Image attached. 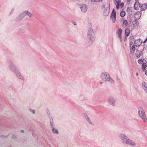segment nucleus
<instances>
[{
	"label": "nucleus",
	"mask_w": 147,
	"mask_h": 147,
	"mask_svg": "<svg viewBox=\"0 0 147 147\" xmlns=\"http://www.w3.org/2000/svg\"><path fill=\"white\" fill-rule=\"evenodd\" d=\"M102 79L106 81H111L112 83H114V81L111 79L109 74L106 72H104L102 73L101 75Z\"/></svg>",
	"instance_id": "1"
},
{
	"label": "nucleus",
	"mask_w": 147,
	"mask_h": 147,
	"mask_svg": "<svg viewBox=\"0 0 147 147\" xmlns=\"http://www.w3.org/2000/svg\"><path fill=\"white\" fill-rule=\"evenodd\" d=\"M138 114L140 117L143 120L144 122H146L147 120L146 117L145 115L144 109L141 108H140L138 111Z\"/></svg>",
	"instance_id": "2"
},
{
	"label": "nucleus",
	"mask_w": 147,
	"mask_h": 147,
	"mask_svg": "<svg viewBox=\"0 0 147 147\" xmlns=\"http://www.w3.org/2000/svg\"><path fill=\"white\" fill-rule=\"evenodd\" d=\"M88 38L90 40L93 41L94 39V35L93 32V30L92 29H90L88 32Z\"/></svg>",
	"instance_id": "3"
},
{
	"label": "nucleus",
	"mask_w": 147,
	"mask_h": 147,
	"mask_svg": "<svg viewBox=\"0 0 147 147\" xmlns=\"http://www.w3.org/2000/svg\"><path fill=\"white\" fill-rule=\"evenodd\" d=\"M142 13L140 11L137 12L134 16V17L135 20H138L141 16Z\"/></svg>",
	"instance_id": "4"
},
{
	"label": "nucleus",
	"mask_w": 147,
	"mask_h": 147,
	"mask_svg": "<svg viewBox=\"0 0 147 147\" xmlns=\"http://www.w3.org/2000/svg\"><path fill=\"white\" fill-rule=\"evenodd\" d=\"M116 17V12L115 11L114 9H113L111 15V17L112 18L113 22V23L115 22V21Z\"/></svg>",
	"instance_id": "5"
},
{
	"label": "nucleus",
	"mask_w": 147,
	"mask_h": 147,
	"mask_svg": "<svg viewBox=\"0 0 147 147\" xmlns=\"http://www.w3.org/2000/svg\"><path fill=\"white\" fill-rule=\"evenodd\" d=\"M133 44L132 42H130V51L131 53H134L136 50V48L135 46L134 45H132Z\"/></svg>",
	"instance_id": "6"
},
{
	"label": "nucleus",
	"mask_w": 147,
	"mask_h": 147,
	"mask_svg": "<svg viewBox=\"0 0 147 147\" xmlns=\"http://www.w3.org/2000/svg\"><path fill=\"white\" fill-rule=\"evenodd\" d=\"M80 6L82 12H84L86 11L87 7L86 4L80 5Z\"/></svg>",
	"instance_id": "7"
},
{
	"label": "nucleus",
	"mask_w": 147,
	"mask_h": 147,
	"mask_svg": "<svg viewBox=\"0 0 147 147\" xmlns=\"http://www.w3.org/2000/svg\"><path fill=\"white\" fill-rule=\"evenodd\" d=\"M142 41L141 39H137L135 41V45L136 47H139L142 44Z\"/></svg>",
	"instance_id": "8"
},
{
	"label": "nucleus",
	"mask_w": 147,
	"mask_h": 147,
	"mask_svg": "<svg viewBox=\"0 0 147 147\" xmlns=\"http://www.w3.org/2000/svg\"><path fill=\"white\" fill-rule=\"evenodd\" d=\"M140 6V4L139 2H136L134 5V9L136 10H138L139 9Z\"/></svg>",
	"instance_id": "9"
},
{
	"label": "nucleus",
	"mask_w": 147,
	"mask_h": 147,
	"mask_svg": "<svg viewBox=\"0 0 147 147\" xmlns=\"http://www.w3.org/2000/svg\"><path fill=\"white\" fill-rule=\"evenodd\" d=\"M126 143L127 144H129L132 146H134L135 145V143L134 142L129 139L126 140Z\"/></svg>",
	"instance_id": "10"
},
{
	"label": "nucleus",
	"mask_w": 147,
	"mask_h": 147,
	"mask_svg": "<svg viewBox=\"0 0 147 147\" xmlns=\"http://www.w3.org/2000/svg\"><path fill=\"white\" fill-rule=\"evenodd\" d=\"M114 2L115 3L117 4V9H118L119 7V4L121 2V0H114Z\"/></svg>",
	"instance_id": "11"
},
{
	"label": "nucleus",
	"mask_w": 147,
	"mask_h": 147,
	"mask_svg": "<svg viewBox=\"0 0 147 147\" xmlns=\"http://www.w3.org/2000/svg\"><path fill=\"white\" fill-rule=\"evenodd\" d=\"M146 62H143L142 65V70L143 71H144L146 69L147 65Z\"/></svg>",
	"instance_id": "12"
},
{
	"label": "nucleus",
	"mask_w": 147,
	"mask_h": 147,
	"mask_svg": "<svg viewBox=\"0 0 147 147\" xmlns=\"http://www.w3.org/2000/svg\"><path fill=\"white\" fill-rule=\"evenodd\" d=\"M22 14L24 15L23 17H24V16L26 15V14L27 15L30 17H31L32 16V14H31V13L30 12H28L27 11H25L23 12L22 14Z\"/></svg>",
	"instance_id": "13"
},
{
	"label": "nucleus",
	"mask_w": 147,
	"mask_h": 147,
	"mask_svg": "<svg viewBox=\"0 0 147 147\" xmlns=\"http://www.w3.org/2000/svg\"><path fill=\"white\" fill-rule=\"evenodd\" d=\"M109 13V10L108 9H104L103 12V15L105 16H107Z\"/></svg>",
	"instance_id": "14"
},
{
	"label": "nucleus",
	"mask_w": 147,
	"mask_h": 147,
	"mask_svg": "<svg viewBox=\"0 0 147 147\" xmlns=\"http://www.w3.org/2000/svg\"><path fill=\"white\" fill-rule=\"evenodd\" d=\"M122 32V30L121 29H119L117 32V33L118 35V37L120 39H121V33Z\"/></svg>",
	"instance_id": "15"
},
{
	"label": "nucleus",
	"mask_w": 147,
	"mask_h": 147,
	"mask_svg": "<svg viewBox=\"0 0 147 147\" xmlns=\"http://www.w3.org/2000/svg\"><path fill=\"white\" fill-rule=\"evenodd\" d=\"M142 85L143 86V88L146 91V92L147 93V84H146L145 82H143L142 83Z\"/></svg>",
	"instance_id": "16"
},
{
	"label": "nucleus",
	"mask_w": 147,
	"mask_h": 147,
	"mask_svg": "<svg viewBox=\"0 0 147 147\" xmlns=\"http://www.w3.org/2000/svg\"><path fill=\"white\" fill-rule=\"evenodd\" d=\"M147 8V5L145 4H143L141 6L140 10L141 11H143Z\"/></svg>",
	"instance_id": "17"
},
{
	"label": "nucleus",
	"mask_w": 147,
	"mask_h": 147,
	"mask_svg": "<svg viewBox=\"0 0 147 147\" xmlns=\"http://www.w3.org/2000/svg\"><path fill=\"white\" fill-rule=\"evenodd\" d=\"M130 30L129 28H127L125 32V35L127 36H129L130 34Z\"/></svg>",
	"instance_id": "18"
},
{
	"label": "nucleus",
	"mask_w": 147,
	"mask_h": 147,
	"mask_svg": "<svg viewBox=\"0 0 147 147\" xmlns=\"http://www.w3.org/2000/svg\"><path fill=\"white\" fill-rule=\"evenodd\" d=\"M128 22L127 20H124L123 21L122 26L124 27H125L127 25Z\"/></svg>",
	"instance_id": "19"
},
{
	"label": "nucleus",
	"mask_w": 147,
	"mask_h": 147,
	"mask_svg": "<svg viewBox=\"0 0 147 147\" xmlns=\"http://www.w3.org/2000/svg\"><path fill=\"white\" fill-rule=\"evenodd\" d=\"M125 15V12L124 11H121L120 13V16L122 17H124Z\"/></svg>",
	"instance_id": "20"
},
{
	"label": "nucleus",
	"mask_w": 147,
	"mask_h": 147,
	"mask_svg": "<svg viewBox=\"0 0 147 147\" xmlns=\"http://www.w3.org/2000/svg\"><path fill=\"white\" fill-rule=\"evenodd\" d=\"M138 24L137 22H135L134 23H133V24L132 26L134 27V28H136L138 26Z\"/></svg>",
	"instance_id": "21"
},
{
	"label": "nucleus",
	"mask_w": 147,
	"mask_h": 147,
	"mask_svg": "<svg viewBox=\"0 0 147 147\" xmlns=\"http://www.w3.org/2000/svg\"><path fill=\"white\" fill-rule=\"evenodd\" d=\"M144 61L146 62L145 61L142 60V59H139L138 61V63L139 64L141 63H143L144 62Z\"/></svg>",
	"instance_id": "22"
},
{
	"label": "nucleus",
	"mask_w": 147,
	"mask_h": 147,
	"mask_svg": "<svg viewBox=\"0 0 147 147\" xmlns=\"http://www.w3.org/2000/svg\"><path fill=\"white\" fill-rule=\"evenodd\" d=\"M52 130H53V133H57V134L58 133V131L57 129H55L54 128H53Z\"/></svg>",
	"instance_id": "23"
},
{
	"label": "nucleus",
	"mask_w": 147,
	"mask_h": 147,
	"mask_svg": "<svg viewBox=\"0 0 147 147\" xmlns=\"http://www.w3.org/2000/svg\"><path fill=\"white\" fill-rule=\"evenodd\" d=\"M22 14V13L21 14ZM22 16V17L20 19V18H20V16L18 17V18H17V20H18V21L19 20H22L23 18L24 17H23L24 15L23 14H22V15H21V16Z\"/></svg>",
	"instance_id": "24"
},
{
	"label": "nucleus",
	"mask_w": 147,
	"mask_h": 147,
	"mask_svg": "<svg viewBox=\"0 0 147 147\" xmlns=\"http://www.w3.org/2000/svg\"><path fill=\"white\" fill-rule=\"evenodd\" d=\"M121 137L122 139L123 140L126 139V137L124 135H122Z\"/></svg>",
	"instance_id": "25"
},
{
	"label": "nucleus",
	"mask_w": 147,
	"mask_h": 147,
	"mask_svg": "<svg viewBox=\"0 0 147 147\" xmlns=\"http://www.w3.org/2000/svg\"><path fill=\"white\" fill-rule=\"evenodd\" d=\"M103 0H94V1L95 2H99L102 1Z\"/></svg>",
	"instance_id": "26"
},
{
	"label": "nucleus",
	"mask_w": 147,
	"mask_h": 147,
	"mask_svg": "<svg viewBox=\"0 0 147 147\" xmlns=\"http://www.w3.org/2000/svg\"><path fill=\"white\" fill-rule=\"evenodd\" d=\"M140 56H141V55L140 54H138L136 55V57L137 58H138L140 57Z\"/></svg>",
	"instance_id": "27"
},
{
	"label": "nucleus",
	"mask_w": 147,
	"mask_h": 147,
	"mask_svg": "<svg viewBox=\"0 0 147 147\" xmlns=\"http://www.w3.org/2000/svg\"><path fill=\"white\" fill-rule=\"evenodd\" d=\"M124 5V4L123 3H121L120 5V7H122Z\"/></svg>",
	"instance_id": "28"
},
{
	"label": "nucleus",
	"mask_w": 147,
	"mask_h": 147,
	"mask_svg": "<svg viewBox=\"0 0 147 147\" xmlns=\"http://www.w3.org/2000/svg\"><path fill=\"white\" fill-rule=\"evenodd\" d=\"M87 119L88 121L89 122V123H90V119L88 118H87Z\"/></svg>",
	"instance_id": "29"
},
{
	"label": "nucleus",
	"mask_w": 147,
	"mask_h": 147,
	"mask_svg": "<svg viewBox=\"0 0 147 147\" xmlns=\"http://www.w3.org/2000/svg\"><path fill=\"white\" fill-rule=\"evenodd\" d=\"M112 105H114V102H109Z\"/></svg>",
	"instance_id": "30"
},
{
	"label": "nucleus",
	"mask_w": 147,
	"mask_h": 147,
	"mask_svg": "<svg viewBox=\"0 0 147 147\" xmlns=\"http://www.w3.org/2000/svg\"><path fill=\"white\" fill-rule=\"evenodd\" d=\"M105 8V5H103L102 6V8Z\"/></svg>",
	"instance_id": "31"
},
{
	"label": "nucleus",
	"mask_w": 147,
	"mask_h": 147,
	"mask_svg": "<svg viewBox=\"0 0 147 147\" xmlns=\"http://www.w3.org/2000/svg\"><path fill=\"white\" fill-rule=\"evenodd\" d=\"M147 40V38H146V39L144 41L143 43H145L146 41Z\"/></svg>",
	"instance_id": "32"
},
{
	"label": "nucleus",
	"mask_w": 147,
	"mask_h": 147,
	"mask_svg": "<svg viewBox=\"0 0 147 147\" xmlns=\"http://www.w3.org/2000/svg\"><path fill=\"white\" fill-rule=\"evenodd\" d=\"M145 74L146 75H147V70L145 71Z\"/></svg>",
	"instance_id": "33"
},
{
	"label": "nucleus",
	"mask_w": 147,
	"mask_h": 147,
	"mask_svg": "<svg viewBox=\"0 0 147 147\" xmlns=\"http://www.w3.org/2000/svg\"><path fill=\"white\" fill-rule=\"evenodd\" d=\"M73 24L74 25H76V23L75 22H74L73 23Z\"/></svg>",
	"instance_id": "34"
},
{
	"label": "nucleus",
	"mask_w": 147,
	"mask_h": 147,
	"mask_svg": "<svg viewBox=\"0 0 147 147\" xmlns=\"http://www.w3.org/2000/svg\"><path fill=\"white\" fill-rule=\"evenodd\" d=\"M34 113H35V111H34L33 110V113L34 114Z\"/></svg>",
	"instance_id": "35"
},
{
	"label": "nucleus",
	"mask_w": 147,
	"mask_h": 147,
	"mask_svg": "<svg viewBox=\"0 0 147 147\" xmlns=\"http://www.w3.org/2000/svg\"><path fill=\"white\" fill-rule=\"evenodd\" d=\"M136 75H137V76H138V73H137L136 74Z\"/></svg>",
	"instance_id": "36"
},
{
	"label": "nucleus",
	"mask_w": 147,
	"mask_h": 147,
	"mask_svg": "<svg viewBox=\"0 0 147 147\" xmlns=\"http://www.w3.org/2000/svg\"><path fill=\"white\" fill-rule=\"evenodd\" d=\"M21 131L22 132H23L24 131H23V130H21Z\"/></svg>",
	"instance_id": "37"
},
{
	"label": "nucleus",
	"mask_w": 147,
	"mask_h": 147,
	"mask_svg": "<svg viewBox=\"0 0 147 147\" xmlns=\"http://www.w3.org/2000/svg\"><path fill=\"white\" fill-rule=\"evenodd\" d=\"M102 83V82H100V84H101Z\"/></svg>",
	"instance_id": "38"
},
{
	"label": "nucleus",
	"mask_w": 147,
	"mask_h": 147,
	"mask_svg": "<svg viewBox=\"0 0 147 147\" xmlns=\"http://www.w3.org/2000/svg\"><path fill=\"white\" fill-rule=\"evenodd\" d=\"M127 1H130V0H127Z\"/></svg>",
	"instance_id": "39"
}]
</instances>
